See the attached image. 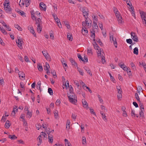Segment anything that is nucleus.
Wrapping results in <instances>:
<instances>
[{"mask_svg": "<svg viewBox=\"0 0 146 146\" xmlns=\"http://www.w3.org/2000/svg\"><path fill=\"white\" fill-rule=\"evenodd\" d=\"M16 43L18 44V46L20 49L23 48V46L22 45L23 43V41L22 39H20L18 38V41H16Z\"/></svg>", "mask_w": 146, "mask_h": 146, "instance_id": "6", "label": "nucleus"}, {"mask_svg": "<svg viewBox=\"0 0 146 146\" xmlns=\"http://www.w3.org/2000/svg\"><path fill=\"white\" fill-rule=\"evenodd\" d=\"M130 64L133 70H135L136 69V67L134 64L133 63V62H131Z\"/></svg>", "mask_w": 146, "mask_h": 146, "instance_id": "48", "label": "nucleus"}, {"mask_svg": "<svg viewBox=\"0 0 146 146\" xmlns=\"http://www.w3.org/2000/svg\"><path fill=\"white\" fill-rule=\"evenodd\" d=\"M41 25L40 24H38L37 27V31L39 33H40L42 31V27Z\"/></svg>", "mask_w": 146, "mask_h": 146, "instance_id": "18", "label": "nucleus"}, {"mask_svg": "<svg viewBox=\"0 0 146 146\" xmlns=\"http://www.w3.org/2000/svg\"><path fill=\"white\" fill-rule=\"evenodd\" d=\"M28 30L30 31L31 33H32L34 36L36 37V34L33 27L32 26H29L28 27Z\"/></svg>", "mask_w": 146, "mask_h": 146, "instance_id": "10", "label": "nucleus"}, {"mask_svg": "<svg viewBox=\"0 0 146 146\" xmlns=\"http://www.w3.org/2000/svg\"><path fill=\"white\" fill-rule=\"evenodd\" d=\"M48 92L50 95L53 94V91L52 89L50 88H49L48 89Z\"/></svg>", "mask_w": 146, "mask_h": 146, "instance_id": "43", "label": "nucleus"}, {"mask_svg": "<svg viewBox=\"0 0 146 146\" xmlns=\"http://www.w3.org/2000/svg\"><path fill=\"white\" fill-rule=\"evenodd\" d=\"M82 104L83 107L87 109L88 108V104L85 100H82Z\"/></svg>", "mask_w": 146, "mask_h": 146, "instance_id": "11", "label": "nucleus"}, {"mask_svg": "<svg viewBox=\"0 0 146 146\" xmlns=\"http://www.w3.org/2000/svg\"><path fill=\"white\" fill-rule=\"evenodd\" d=\"M88 10L87 8L84 7L82 9V13L84 17L85 18L88 17Z\"/></svg>", "mask_w": 146, "mask_h": 146, "instance_id": "3", "label": "nucleus"}, {"mask_svg": "<svg viewBox=\"0 0 146 146\" xmlns=\"http://www.w3.org/2000/svg\"><path fill=\"white\" fill-rule=\"evenodd\" d=\"M31 0H25V3L27 5L26 6L27 7L29 6L30 4V2H31Z\"/></svg>", "mask_w": 146, "mask_h": 146, "instance_id": "39", "label": "nucleus"}, {"mask_svg": "<svg viewBox=\"0 0 146 146\" xmlns=\"http://www.w3.org/2000/svg\"><path fill=\"white\" fill-rule=\"evenodd\" d=\"M60 100L58 99L57 100L56 102V105H58L60 104Z\"/></svg>", "mask_w": 146, "mask_h": 146, "instance_id": "63", "label": "nucleus"}, {"mask_svg": "<svg viewBox=\"0 0 146 146\" xmlns=\"http://www.w3.org/2000/svg\"><path fill=\"white\" fill-rule=\"evenodd\" d=\"M78 57L80 60H81L83 62L84 61V60L83 59V58H82V57L81 56L80 54H78Z\"/></svg>", "mask_w": 146, "mask_h": 146, "instance_id": "47", "label": "nucleus"}, {"mask_svg": "<svg viewBox=\"0 0 146 146\" xmlns=\"http://www.w3.org/2000/svg\"><path fill=\"white\" fill-rule=\"evenodd\" d=\"M117 19V21L118 22L119 24H121L123 22V19L121 15H120L119 13H115Z\"/></svg>", "mask_w": 146, "mask_h": 146, "instance_id": "5", "label": "nucleus"}, {"mask_svg": "<svg viewBox=\"0 0 146 146\" xmlns=\"http://www.w3.org/2000/svg\"><path fill=\"white\" fill-rule=\"evenodd\" d=\"M64 141L65 142V145L66 146H70V143L68 139H65Z\"/></svg>", "mask_w": 146, "mask_h": 146, "instance_id": "32", "label": "nucleus"}, {"mask_svg": "<svg viewBox=\"0 0 146 146\" xmlns=\"http://www.w3.org/2000/svg\"><path fill=\"white\" fill-rule=\"evenodd\" d=\"M9 2L8 1L7 3L4 2V9L7 13H11V9L9 6Z\"/></svg>", "mask_w": 146, "mask_h": 146, "instance_id": "2", "label": "nucleus"}, {"mask_svg": "<svg viewBox=\"0 0 146 146\" xmlns=\"http://www.w3.org/2000/svg\"><path fill=\"white\" fill-rule=\"evenodd\" d=\"M87 51L88 54H92V49L90 48L88 49Z\"/></svg>", "mask_w": 146, "mask_h": 146, "instance_id": "52", "label": "nucleus"}, {"mask_svg": "<svg viewBox=\"0 0 146 146\" xmlns=\"http://www.w3.org/2000/svg\"><path fill=\"white\" fill-rule=\"evenodd\" d=\"M117 96L118 99H121L122 97V93H118Z\"/></svg>", "mask_w": 146, "mask_h": 146, "instance_id": "58", "label": "nucleus"}, {"mask_svg": "<svg viewBox=\"0 0 146 146\" xmlns=\"http://www.w3.org/2000/svg\"><path fill=\"white\" fill-rule=\"evenodd\" d=\"M15 27L17 28L19 31H22V29L20 27L18 24H15Z\"/></svg>", "mask_w": 146, "mask_h": 146, "instance_id": "31", "label": "nucleus"}, {"mask_svg": "<svg viewBox=\"0 0 146 146\" xmlns=\"http://www.w3.org/2000/svg\"><path fill=\"white\" fill-rule=\"evenodd\" d=\"M116 89L118 91V93H122V91L120 86H117Z\"/></svg>", "mask_w": 146, "mask_h": 146, "instance_id": "28", "label": "nucleus"}, {"mask_svg": "<svg viewBox=\"0 0 146 146\" xmlns=\"http://www.w3.org/2000/svg\"><path fill=\"white\" fill-rule=\"evenodd\" d=\"M140 14L142 22L143 23H144L145 22V25L146 26V13L142 11L140 13Z\"/></svg>", "mask_w": 146, "mask_h": 146, "instance_id": "4", "label": "nucleus"}, {"mask_svg": "<svg viewBox=\"0 0 146 146\" xmlns=\"http://www.w3.org/2000/svg\"><path fill=\"white\" fill-rule=\"evenodd\" d=\"M41 85V83L40 81H38L36 85V88L37 89H39L40 91V86Z\"/></svg>", "mask_w": 146, "mask_h": 146, "instance_id": "23", "label": "nucleus"}, {"mask_svg": "<svg viewBox=\"0 0 146 146\" xmlns=\"http://www.w3.org/2000/svg\"><path fill=\"white\" fill-rule=\"evenodd\" d=\"M119 66L122 69L123 68H124V67L125 66L123 62H122L121 63H119Z\"/></svg>", "mask_w": 146, "mask_h": 146, "instance_id": "44", "label": "nucleus"}, {"mask_svg": "<svg viewBox=\"0 0 146 146\" xmlns=\"http://www.w3.org/2000/svg\"><path fill=\"white\" fill-rule=\"evenodd\" d=\"M133 105L136 107L137 108L138 107V105L137 103L135 102H133Z\"/></svg>", "mask_w": 146, "mask_h": 146, "instance_id": "64", "label": "nucleus"}, {"mask_svg": "<svg viewBox=\"0 0 146 146\" xmlns=\"http://www.w3.org/2000/svg\"><path fill=\"white\" fill-rule=\"evenodd\" d=\"M64 23L66 27L68 29L70 28V27L69 25V23L67 21H64Z\"/></svg>", "mask_w": 146, "mask_h": 146, "instance_id": "38", "label": "nucleus"}, {"mask_svg": "<svg viewBox=\"0 0 146 146\" xmlns=\"http://www.w3.org/2000/svg\"><path fill=\"white\" fill-rule=\"evenodd\" d=\"M41 137H42L41 136V135H40L37 138V141H39V142L37 144V145L38 146L40 145L41 144L42 142Z\"/></svg>", "mask_w": 146, "mask_h": 146, "instance_id": "21", "label": "nucleus"}, {"mask_svg": "<svg viewBox=\"0 0 146 146\" xmlns=\"http://www.w3.org/2000/svg\"><path fill=\"white\" fill-rule=\"evenodd\" d=\"M19 14L22 16H25V13L24 12V11H22L21 10H19V12L18 13Z\"/></svg>", "mask_w": 146, "mask_h": 146, "instance_id": "41", "label": "nucleus"}, {"mask_svg": "<svg viewBox=\"0 0 146 146\" xmlns=\"http://www.w3.org/2000/svg\"><path fill=\"white\" fill-rule=\"evenodd\" d=\"M62 62L63 66L64 65V66L65 67L67 66V65L66 64V62L64 59L62 60Z\"/></svg>", "mask_w": 146, "mask_h": 146, "instance_id": "55", "label": "nucleus"}, {"mask_svg": "<svg viewBox=\"0 0 146 146\" xmlns=\"http://www.w3.org/2000/svg\"><path fill=\"white\" fill-rule=\"evenodd\" d=\"M42 53L44 55V56L46 58H47V54H48L45 51H42Z\"/></svg>", "mask_w": 146, "mask_h": 146, "instance_id": "56", "label": "nucleus"}, {"mask_svg": "<svg viewBox=\"0 0 146 146\" xmlns=\"http://www.w3.org/2000/svg\"><path fill=\"white\" fill-rule=\"evenodd\" d=\"M93 29H97L98 26L96 22L93 21Z\"/></svg>", "mask_w": 146, "mask_h": 146, "instance_id": "22", "label": "nucleus"}, {"mask_svg": "<svg viewBox=\"0 0 146 146\" xmlns=\"http://www.w3.org/2000/svg\"><path fill=\"white\" fill-rule=\"evenodd\" d=\"M127 42L129 44H131L132 43V40L131 39H128L126 40Z\"/></svg>", "mask_w": 146, "mask_h": 146, "instance_id": "49", "label": "nucleus"}, {"mask_svg": "<svg viewBox=\"0 0 146 146\" xmlns=\"http://www.w3.org/2000/svg\"><path fill=\"white\" fill-rule=\"evenodd\" d=\"M77 115L75 113H72V118L74 120H75Z\"/></svg>", "mask_w": 146, "mask_h": 146, "instance_id": "54", "label": "nucleus"}, {"mask_svg": "<svg viewBox=\"0 0 146 146\" xmlns=\"http://www.w3.org/2000/svg\"><path fill=\"white\" fill-rule=\"evenodd\" d=\"M49 68H50L49 64L48 63L46 62L45 63V68H44V69L45 70L47 71L46 72L48 74V73H50L49 70L48 69Z\"/></svg>", "mask_w": 146, "mask_h": 146, "instance_id": "12", "label": "nucleus"}, {"mask_svg": "<svg viewBox=\"0 0 146 146\" xmlns=\"http://www.w3.org/2000/svg\"><path fill=\"white\" fill-rule=\"evenodd\" d=\"M84 69L86 70L87 73H88L91 76H92L91 71L90 70L89 68L87 66H85L84 68Z\"/></svg>", "mask_w": 146, "mask_h": 146, "instance_id": "15", "label": "nucleus"}, {"mask_svg": "<svg viewBox=\"0 0 146 146\" xmlns=\"http://www.w3.org/2000/svg\"><path fill=\"white\" fill-rule=\"evenodd\" d=\"M68 97L69 101L72 103L76 104L77 102V97L74 93H69L68 94Z\"/></svg>", "mask_w": 146, "mask_h": 146, "instance_id": "1", "label": "nucleus"}, {"mask_svg": "<svg viewBox=\"0 0 146 146\" xmlns=\"http://www.w3.org/2000/svg\"><path fill=\"white\" fill-rule=\"evenodd\" d=\"M19 77L21 76L22 78H24L25 76L24 73L23 72H20L19 73Z\"/></svg>", "mask_w": 146, "mask_h": 146, "instance_id": "34", "label": "nucleus"}, {"mask_svg": "<svg viewBox=\"0 0 146 146\" xmlns=\"http://www.w3.org/2000/svg\"><path fill=\"white\" fill-rule=\"evenodd\" d=\"M50 37L52 39H54V36L53 35V32L52 31H51V32H50Z\"/></svg>", "mask_w": 146, "mask_h": 146, "instance_id": "50", "label": "nucleus"}, {"mask_svg": "<svg viewBox=\"0 0 146 146\" xmlns=\"http://www.w3.org/2000/svg\"><path fill=\"white\" fill-rule=\"evenodd\" d=\"M113 10L114 12L116 13H119V12L118 11L116 7H113Z\"/></svg>", "mask_w": 146, "mask_h": 146, "instance_id": "53", "label": "nucleus"}, {"mask_svg": "<svg viewBox=\"0 0 146 146\" xmlns=\"http://www.w3.org/2000/svg\"><path fill=\"white\" fill-rule=\"evenodd\" d=\"M132 37V38L134 41L137 42H138V38L137 35H135V33L133 32H132L131 33Z\"/></svg>", "mask_w": 146, "mask_h": 146, "instance_id": "7", "label": "nucleus"}, {"mask_svg": "<svg viewBox=\"0 0 146 146\" xmlns=\"http://www.w3.org/2000/svg\"><path fill=\"white\" fill-rule=\"evenodd\" d=\"M70 61L72 65L76 66H77V64L76 62H75L73 58H70Z\"/></svg>", "mask_w": 146, "mask_h": 146, "instance_id": "19", "label": "nucleus"}, {"mask_svg": "<svg viewBox=\"0 0 146 146\" xmlns=\"http://www.w3.org/2000/svg\"><path fill=\"white\" fill-rule=\"evenodd\" d=\"M40 7L41 10L45 11L46 9V5L43 2H41L40 4Z\"/></svg>", "mask_w": 146, "mask_h": 146, "instance_id": "9", "label": "nucleus"}, {"mask_svg": "<svg viewBox=\"0 0 146 146\" xmlns=\"http://www.w3.org/2000/svg\"><path fill=\"white\" fill-rule=\"evenodd\" d=\"M20 87L23 88H24V89L25 87L24 86V83L23 82H21L20 83Z\"/></svg>", "mask_w": 146, "mask_h": 146, "instance_id": "59", "label": "nucleus"}, {"mask_svg": "<svg viewBox=\"0 0 146 146\" xmlns=\"http://www.w3.org/2000/svg\"><path fill=\"white\" fill-rule=\"evenodd\" d=\"M133 53L136 55H137L138 54V50L137 47H135L133 49Z\"/></svg>", "mask_w": 146, "mask_h": 146, "instance_id": "30", "label": "nucleus"}, {"mask_svg": "<svg viewBox=\"0 0 146 146\" xmlns=\"http://www.w3.org/2000/svg\"><path fill=\"white\" fill-rule=\"evenodd\" d=\"M94 29H93V30L92 31H91V33L92 34L91 35V36L92 37H93L94 38H95V32L94 30Z\"/></svg>", "mask_w": 146, "mask_h": 146, "instance_id": "42", "label": "nucleus"}, {"mask_svg": "<svg viewBox=\"0 0 146 146\" xmlns=\"http://www.w3.org/2000/svg\"><path fill=\"white\" fill-rule=\"evenodd\" d=\"M48 142L51 143H52L53 141V136L52 135H50V134H48Z\"/></svg>", "mask_w": 146, "mask_h": 146, "instance_id": "17", "label": "nucleus"}, {"mask_svg": "<svg viewBox=\"0 0 146 146\" xmlns=\"http://www.w3.org/2000/svg\"><path fill=\"white\" fill-rule=\"evenodd\" d=\"M25 60L27 62H28L29 61V60L28 57L26 56H25Z\"/></svg>", "mask_w": 146, "mask_h": 146, "instance_id": "62", "label": "nucleus"}, {"mask_svg": "<svg viewBox=\"0 0 146 146\" xmlns=\"http://www.w3.org/2000/svg\"><path fill=\"white\" fill-rule=\"evenodd\" d=\"M40 135H41V136L42 137L43 136V138L47 137V135L45 133H44L43 132H42L40 133Z\"/></svg>", "mask_w": 146, "mask_h": 146, "instance_id": "40", "label": "nucleus"}, {"mask_svg": "<svg viewBox=\"0 0 146 146\" xmlns=\"http://www.w3.org/2000/svg\"><path fill=\"white\" fill-rule=\"evenodd\" d=\"M11 124L10 123V121L7 120L6 121L5 124V127L6 128L8 129L9 128V127L11 125Z\"/></svg>", "mask_w": 146, "mask_h": 146, "instance_id": "16", "label": "nucleus"}, {"mask_svg": "<svg viewBox=\"0 0 146 146\" xmlns=\"http://www.w3.org/2000/svg\"><path fill=\"white\" fill-rule=\"evenodd\" d=\"M135 98L137 100V101L139 102H141V101L140 100V98L139 97L137 93H135Z\"/></svg>", "mask_w": 146, "mask_h": 146, "instance_id": "36", "label": "nucleus"}, {"mask_svg": "<svg viewBox=\"0 0 146 146\" xmlns=\"http://www.w3.org/2000/svg\"><path fill=\"white\" fill-rule=\"evenodd\" d=\"M67 38L70 40L72 41V35H70L69 33H68L67 35Z\"/></svg>", "mask_w": 146, "mask_h": 146, "instance_id": "35", "label": "nucleus"}, {"mask_svg": "<svg viewBox=\"0 0 146 146\" xmlns=\"http://www.w3.org/2000/svg\"><path fill=\"white\" fill-rule=\"evenodd\" d=\"M9 137L11 138V139L15 140L17 138V137L15 135H9Z\"/></svg>", "mask_w": 146, "mask_h": 146, "instance_id": "26", "label": "nucleus"}, {"mask_svg": "<svg viewBox=\"0 0 146 146\" xmlns=\"http://www.w3.org/2000/svg\"><path fill=\"white\" fill-rule=\"evenodd\" d=\"M78 71L79 72L80 74V75L82 76H83L84 75V72L82 70H81L80 68H77Z\"/></svg>", "mask_w": 146, "mask_h": 146, "instance_id": "45", "label": "nucleus"}, {"mask_svg": "<svg viewBox=\"0 0 146 146\" xmlns=\"http://www.w3.org/2000/svg\"><path fill=\"white\" fill-rule=\"evenodd\" d=\"M90 110L91 113L93 114L94 115H96L95 113L94 112V110L93 109L90 108Z\"/></svg>", "mask_w": 146, "mask_h": 146, "instance_id": "61", "label": "nucleus"}, {"mask_svg": "<svg viewBox=\"0 0 146 146\" xmlns=\"http://www.w3.org/2000/svg\"><path fill=\"white\" fill-rule=\"evenodd\" d=\"M27 116L28 118H30L32 116V112L30 111H29V110H28V112L27 113Z\"/></svg>", "mask_w": 146, "mask_h": 146, "instance_id": "29", "label": "nucleus"}, {"mask_svg": "<svg viewBox=\"0 0 146 146\" xmlns=\"http://www.w3.org/2000/svg\"><path fill=\"white\" fill-rule=\"evenodd\" d=\"M82 144L84 145H85L86 144V139L85 137H82Z\"/></svg>", "mask_w": 146, "mask_h": 146, "instance_id": "33", "label": "nucleus"}, {"mask_svg": "<svg viewBox=\"0 0 146 146\" xmlns=\"http://www.w3.org/2000/svg\"><path fill=\"white\" fill-rule=\"evenodd\" d=\"M37 68L38 70L40 71H41L43 70L42 66L40 65L39 63L37 64Z\"/></svg>", "mask_w": 146, "mask_h": 146, "instance_id": "24", "label": "nucleus"}, {"mask_svg": "<svg viewBox=\"0 0 146 146\" xmlns=\"http://www.w3.org/2000/svg\"><path fill=\"white\" fill-rule=\"evenodd\" d=\"M100 113L102 116L103 119L105 121L106 120V116L105 114L103 113V112L102 111H100Z\"/></svg>", "mask_w": 146, "mask_h": 146, "instance_id": "27", "label": "nucleus"}, {"mask_svg": "<svg viewBox=\"0 0 146 146\" xmlns=\"http://www.w3.org/2000/svg\"><path fill=\"white\" fill-rule=\"evenodd\" d=\"M40 24V25H42V21L41 19L40 18H38L36 20V24Z\"/></svg>", "mask_w": 146, "mask_h": 146, "instance_id": "25", "label": "nucleus"}, {"mask_svg": "<svg viewBox=\"0 0 146 146\" xmlns=\"http://www.w3.org/2000/svg\"><path fill=\"white\" fill-rule=\"evenodd\" d=\"M70 121L69 119H68L66 121V129L68 130L70 129Z\"/></svg>", "mask_w": 146, "mask_h": 146, "instance_id": "14", "label": "nucleus"}, {"mask_svg": "<svg viewBox=\"0 0 146 146\" xmlns=\"http://www.w3.org/2000/svg\"><path fill=\"white\" fill-rule=\"evenodd\" d=\"M109 74L110 75V78L111 79V81H112L113 82L115 80L113 77L111 75V74L110 73V72H109Z\"/></svg>", "mask_w": 146, "mask_h": 146, "instance_id": "57", "label": "nucleus"}, {"mask_svg": "<svg viewBox=\"0 0 146 146\" xmlns=\"http://www.w3.org/2000/svg\"><path fill=\"white\" fill-rule=\"evenodd\" d=\"M138 92L140 94V92L141 90L142 89V88L140 86H139L138 88H137Z\"/></svg>", "mask_w": 146, "mask_h": 146, "instance_id": "60", "label": "nucleus"}, {"mask_svg": "<svg viewBox=\"0 0 146 146\" xmlns=\"http://www.w3.org/2000/svg\"><path fill=\"white\" fill-rule=\"evenodd\" d=\"M87 28L85 27H82V33L84 35H86L88 33Z\"/></svg>", "mask_w": 146, "mask_h": 146, "instance_id": "13", "label": "nucleus"}, {"mask_svg": "<svg viewBox=\"0 0 146 146\" xmlns=\"http://www.w3.org/2000/svg\"><path fill=\"white\" fill-rule=\"evenodd\" d=\"M69 87V93H74L73 92V89L72 88V86L71 85H70Z\"/></svg>", "mask_w": 146, "mask_h": 146, "instance_id": "46", "label": "nucleus"}, {"mask_svg": "<svg viewBox=\"0 0 146 146\" xmlns=\"http://www.w3.org/2000/svg\"><path fill=\"white\" fill-rule=\"evenodd\" d=\"M110 40L111 41L112 40V41L114 46H115V48H117V43L116 41V38H114L113 37V35H111L110 36Z\"/></svg>", "mask_w": 146, "mask_h": 146, "instance_id": "8", "label": "nucleus"}, {"mask_svg": "<svg viewBox=\"0 0 146 146\" xmlns=\"http://www.w3.org/2000/svg\"><path fill=\"white\" fill-rule=\"evenodd\" d=\"M15 107H15L13 108V110L11 113V115L13 116H14L15 115V111H16L17 112V111L18 109H17V107L15 106Z\"/></svg>", "mask_w": 146, "mask_h": 146, "instance_id": "20", "label": "nucleus"}, {"mask_svg": "<svg viewBox=\"0 0 146 146\" xmlns=\"http://www.w3.org/2000/svg\"><path fill=\"white\" fill-rule=\"evenodd\" d=\"M54 113L55 118L58 115V111L57 110L54 111Z\"/></svg>", "mask_w": 146, "mask_h": 146, "instance_id": "51", "label": "nucleus"}, {"mask_svg": "<svg viewBox=\"0 0 146 146\" xmlns=\"http://www.w3.org/2000/svg\"><path fill=\"white\" fill-rule=\"evenodd\" d=\"M94 47L95 49L99 50L100 49V48L98 46V45L95 42L94 44H93Z\"/></svg>", "mask_w": 146, "mask_h": 146, "instance_id": "37", "label": "nucleus"}]
</instances>
